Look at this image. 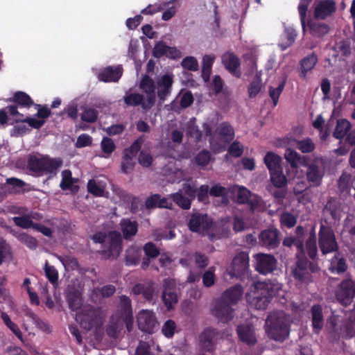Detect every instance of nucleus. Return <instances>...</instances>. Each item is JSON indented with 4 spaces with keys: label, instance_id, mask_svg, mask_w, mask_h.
<instances>
[{
    "label": "nucleus",
    "instance_id": "nucleus-58",
    "mask_svg": "<svg viewBox=\"0 0 355 355\" xmlns=\"http://www.w3.org/2000/svg\"><path fill=\"white\" fill-rule=\"evenodd\" d=\"M15 224L23 229L33 228L35 223L30 220L28 214L23 216H15L12 218Z\"/></svg>",
    "mask_w": 355,
    "mask_h": 355
},
{
    "label": "nucleus",
    "instance_id": "nucleus-32",
    "mask_svg": "<svg viewBox=\"0 0 355 355\" xmlns=\"http://www.w3.org/2000/svg\"><path fill=\"white\" fill-rule=\"evenodd\" d=\"M355 175L347 173H343L338 180V187L342 193L351 194L354 191Z\"/></svg>",
    "mask_w": 355,
    "mask_h": 355
},
{
    "label": "nucleus",
    "instance_id": "nucleus-21",
    "mask_svg": "<svg viewBox=\"0 0 355 355\" xmlns=\"http://www.w3.org/2000/svg\"><path fill=\"white\" fill-rule=\"evenodd\" d=\"M222 63L225 69L234 76L240 78L241 72L240 70V60L232 52H226L222 55Z\"/></svg>",
    "mask_w": 355,
    "mask_h": 355
},
{
    "label": "nucleus",
    "instance_id": "nucleus-41",
    "mask_svg": "<svg viewBox=\"0 0 355 355\" xmlns=\"http://www.w3.org/2000/svg\"><path fill=\"white\" fill-rule=\"evenodd\" d=\"M123 100L127 107H137L141 105L144 109V106L146 105V99L144 95L139 93L126 92Z\"/></svg>",
    "mask_w": 355,
    "mask_h": 355
},
{
    "label": "nucleus",
    "instance_id": "nucleus-20",
    "mask_svg": "<svg viewBox=\"0 0 355 355\" xmlns=\"http://www.w3.org/2000/svg\"><path fill=\"white\" fill-rule=\"evenodd\" d=\"M259 239L261 244L268 249H275L280 243L279 232L275 228H269L261 232Z\"/></svg>",
    "mask_w": 355,
    "mask_h": 355
},
{
    "label": "nucleus",
    "instance_id": "nucleus-11",
    "mask_svg": "<svg viewBox=\"0 0 355 355\" xmlns=\"http://www.w3.org/2000/svg\"><path fill=\"white\" fill-rule=\"evenodd\" d=\"M162 298L168 310L174 307L178 302L177 284L175 279L166 278L163 280Z\"/></svg>",
    "mask_w": 355,
    "mask_h": 355
},
{
    "label": "nucleus",
    "instance_id": "nucleus-8",
    "mask_svg": "<svg viewBox=\"0 0 355 355\" xmlns=\"http://www.w3.org/2000/svg\"><path fill=\"white\" fill-rule=\"evenodd\" d=\"M334 293L339 304L345 306H349L355 297V281L348 275L336 286Z\"/></svg>",
    "mask_w": 355,
    "mask_h": 355
},
{
    "label": "nucleus",
    "instance_id": "nucleus-43",
    "mask_svg": "<svg viewBox=\"0 0 355 355\" xmlns=\"http://www.w3.org/2000/svg\"><path fill=\"white\" fill-rule=\"evenodd\" d=\"M306 252L311 259H315L318 255L317 238L315 227H312L309 239L305 243Z\"/></svg>",
    "mask_w": 355,
    "mask_h": 355
},
{
    "label": "nucleus",
    "instance_id": "nucleus-17",
    "mask_svg": "<svg viewBox=\"0 0 355 355\" xmlns=\"http://www.w3.org/2000/svg\"><path fill=\"white\" fill-rule=\"evenodd\" d=\"M121 65L108 66L99 70L97 78L104 83H117L123 75Z\"/></svg>",
    "mask_w": 355,
    "mask_h": 355
},
{
    "label": "nucleus",
    "instance_id": "nucleus-52",
    "mask_svg": "<svg viewBox=\"0 0 355 355\" xmlns=\"http://www.w3.org/2000/svg\"><path fill=\"white\" fill-rule=\"evenodd\" d=\"M25 316L28 318L32 324H35L38 329L46 331L49 327L42 320H41L32 310L26 309L25 310Z\"/></svg>",
    "mask_w": 355,
    "mask_h": 355
},
{
    "label": "nucleus",
    "instance_id": "nucleus-4",
    "mask_svg": "<svg viewBox=\"0 0 355 355\" xmlns=\"http://www.w3.org/2000/svg\"><path fill=\"white\" fill-rule=\"evenodd\" d=\"M62 165V161L60 158H51L42 155H30L27 161L29 171L38 176L47 175L49 178L55 176Z\"/></svg>",
    "mask_w": 355,
    "mask_h": 355
},
{
    "label": "nucleus",
    "instance_id": "nucleus-40",
    "mask_svg": "<svg viewBox=\"0 0 355 355\" xmlns=\"http://www.w3.org/2000/svg\"><path fill=\"white\" fill-rule=\"evenodd\" d=\"M297 37L296 31L292 27H286L283 34L281 35V42L278 44L282 51L286 50L295 42Z\"/></svg>",
    "mask_w": 355,
    "mask_h": 355
},
{
    "label": "nucleus",
    "instance_id": "nucleus-16",
    "mask_svg": "<svg viewBox=\"0 0 355 355\" xmlns=\"http://www.w3.org/2000/svg\"><path fill=\"white\" fill-rule=\"evenodd\" d=\"M257 271L263 275L273 272L277 267L276 259L270 254H258L255 256Z\"/></svg>",
    "mask_w": 355,
    "mask_h": 355
},
{
    "label": "nucleus",
    "instance_id": "nucleus-3",
    "mask_svg": "<svg viewBox=\"0 0 355 355\" xmlns=\"http://www.w3.org/2000/svg\"><path fill=\"white\" fill-rule=\"evenodd\" d=\"M282 291V284L275 279L254 282L250 286V293L253 294L251 303L257 309H265L270 298L281 295Z\"/></svg>",
    "mask_w": 355,
    "mask_h": 355
},
{
    "label": "nucleus",
    "instance_id": "nucleus-6",
    "mask_svg": "<svg viewBox=\"0 0 355 355\" xmlns=\"http://www.w3.org/2000/svg\"><path fill=\"white\" fill-rule=\"evenodd\" d=\"M291 321V317L284 311L271 313L266 320L269 337L277 341H284L288 336Z\"/></svg>",
    "mask_w": 355,
    "mask_h": 355
},
{
    "label": "nucleus",
    "instance_id": "nucleus-23",
    "mask_svg": "<svg viewBox=\"0 0 355 355\" xmlns=\"http://www.w3.org/2000/svg\"><path fill=\"white\" fill-rule=\"evenodd\" d=\"M218 332L216 329L207 328L199 336L200 347L207 352H212L215 347L214 339L218 336Z\"/></svg>",
    "mask_w": 355,
    "mask_h": 355
},
{
    "label": "nucleus",
    "instance_id": "nucleus-27",
    "mask_svg": "<svg viewBox=\"0 0 355 355\" xmlns=\"http://www.w3.org/2000/svg\"><path fill=\"white\" fill-rule=\"evenodd\" d=\"M193 101L192 94L190 92H187L177 97L168 106L171 110L180 112L181 110L189 107L193 103Z\"/></svg>",
    "mask_w": 355,
    "mask_h": 355
},
{
    "label": "nucleus",
    "instance_id": "nucleus-15",
    "mask_svg": "<svg viewBox=\"0 0 355 355\" xmlns=\"http://www.w3.org/2000/svg\"><path fill=\"white\" fill-rule=\"evenodd\" d=\"M212 220L207 214L194 213L191 216L188 225L192 232L203 233L212 226Z\"/></svg>",
    "mask_w": 355,
    "mask_h": 355
},
{
    "label": "nucleus",
    "instance_id": "nucleus-56",
    "mask_svg": "<svg viewBox=\"0 0 355 355\" xmlns=\"http://www.w3.org/2000/svg\"><path fill=\"white\" fill-rule=\"evenodd\" d=\"M262 87L261 76L256 74L253 80L248 87V93L250 98L255 97L261 91Z\"/></svg>",
    "mask_w": 355,
    "mask_h": 355
},
{
    "label": "nucleus",
    "instance_id": "nucleus-60",
    "mask_svg": "<svg viewBox=\"0 0 355 355\" xmlns=\"http://www.w3.org/2000/svg\"><path fill=\"white\" fill-rule=\"evenodd\" d=\"M44 272L46 278L52 284H55L58 281V272L53 266H49L48 262L46 263Z\"/></svg>",
    "mask_w": 355,
    "mask_h": 355
},
{
    "label": "nucleus",
    "instance_id": "nucleus-39",
    "mask_svg": "<svg viewBox=\"0 0 355 355\" xmlns=\"http://www.w3.org/2000/svg\"><path fill=\"white\" fill-rule=\"evenodd\" d=\"M284 157L293 168H297L300 166L306 164V157L304 156L302 157L295 150L291 148L286 150Z\"/></svg>",
    "mask_w": 355,
    "mask_h": 355
},
{
    "label": "nucleus",
    "instance_id": "nucleus-31",
    "mask_svg": "<svg viewBox=\"0 0 355 355\" xmlns=\"http://www.w3.org/2000/svg\"><path fill=\"white\" fill-rule=\"evenodd\" d=\"M124 324L126 325V320H124V318L112 316L107 329V336L113 338H119L121 331L123 329Z\"/></svg>",
    "mask_w": 355,
    "mask_h": 355
},
{
    "label": "nucleus",
    "instance_id": "nucleus-9",
    "mask_svg": "<svg viewBox=\"0 0 355 355\" xmlns=\"http://www.w3.org/2000/svg\"><path fill=\"white\" fill-rule=\"evenodd\" d=\"M318 270V266L316 263L309 261L306 257H297L295 265L292 268L291 274L293 277L304 283H308L312 281V274Z\"/></svg>",
    "mask_w": 355,
    "mask_h": 355
},
{
    "label": "nucleus",
    "instance_id": "nucleus-33",
    "mask_svg": "<svg viewBox=\"0 0 355 355\" xmlns=\"http://www.w3.org/2000/svg\"><path fill=\"white\" fill-rule=\"evenodd\" d=\"M25 182L17 178H7L3 184L2 189L9 194H19L24 191Z\"/></svg>",
    "mask_w": 355,
    "mask_h": 355
},
{
    "label": "nucleus",
    "instance_id": "nucleus-62",
    "mask_svg": "<svg viewBox=\"0 0 355 355\" xmlns=\"http://www.w3.org/2000/svg\"><path fill=\"white\" fill-rule=\"evenodd\" d=\"M285 85V81H282L277 87H269V95L273 101L274 106H276L278 102L279 95L282 92Z\"/></svg>",
    "mask_w": 355,
    "mask_h": 355
},
{
    "label": "nucleus",
    "instance_id": "nucleus-10",
    "mask_svg": "<svg viewBox=\"0 0 355 355\" xmlns=\"http://www.w3.org/2000/svg\"><path fill=\"white\" fill-rule=\"evenodd\" d=\"M249 257L244 252L237 254L227 269V274L232 277L241 278L248 273Z\"/></svg>",
    "mask_w": 355,
    "mask_h": 355
},
{
    "label": "nucleus",
    "instance_id": "nucleus-26",
    "mask_svg": "<svg viewBox=\"0 0 355 355\" xmlns=\"http://www.w3.org/2000/svg\"><path fill=\"white\" fill-rule=\"evenodd\" d=\"M236 332L239 340L248 345H254L257 343L254 328L250 324H241L237 327Z\"/></svg>",
    "mask_w": 355,
    "mask_h": 355
},
{
    "label": "nucleus",
    "instance_id": "nucleus-24",
    "mask_svg": "<svg viewBox=\"0 0 355 355\" xmlns=\"http://www.w3.org/2000/svg\"><path fill=\"white\" fill-rule=\"evenodd\" d=\"M155 291V283L152 281L138 283L132 288V292L135 295H141L148 301H151L153 299Z\"/></svg>",
    "mask_w": 355,
    "mask_h": 355
},
{
    "label": "nucleus",
    "instance_id": "nucleus-19",
    "mask_svg": "<svg viewBox=\"0 0 355 355\" xmlns=\"http://www.w3.org/2000/svg\"><path fill=\"white\" fill-rule=\"evenodd\" d=\"M173 83V75L164 74L157 78L155 83L156 92L160 101H165L166 97L171 94Z\"/></svg>",
    "mask_w": 355,
    "mask_h": 355
},
{
    "label": "nucleus",
    "instance_id": "nucleus-2",
    "mask_svg": "<svg viewBox=\"0 0 355 355\" xmlns=\"http://www.w3.org/2000/svg\"><path fill=\"white\" fill-rule=\"evenodd\" d=\"M83 286L80 283L69 284L66 290V298L69 307L76 311V321L84 330V334L89 331V308L83 305Z\"/></svg>",
    "mask_w": 355,
    "mask_h": 355
},
{
    "label": "nucleus",
    "instance_id": "nucleus-61",
    "mask_svg": "<svg viewBox=\"0 0 355 355\" xmlns=\"http://www.w3.org/2000/svg\"><path fill=\"white\" fill-rule=\"evenodd\" d=\"M135 166V159L130 158L126 156L123 157V159L121 164V171L123 173H131Z\"/></svg>",
    "mask_w": 355,
    "mask_h": 355
},
{
    "label": "nucleus",
    "instance_id": "nucleus-54",
    "mask_svg": "<svg viewBox=\"0 0 355 355\" xmlns=\"http://www.w3.org/2000/svg\"><path fill=\"white\" fill-rule=\"evenodd\" d=\"M296 147L303 153H311L314 150L315 145L311 138L295 141Z\"/></svg>",
    "mask_w": 355,
    "mask_h": 355
},
{
    "label": "nucleus",
    "instance_id": "nucleus-30",
    "mask_svg": "<svg viewBox=\"0 0 355 355\" xmlns=\"http://www.w3.org/2000/svg\"><path fill=\"white\" fill-rule=\"evenodd\" d=\"M306 175L313 187H318L321 184L324 171L315 164H311L307 166Z\"/></svg>",
    "mask_w": 355,
    "mask_h": 355
},
{
    "label": "nucleus",
    "instance_id": "nucleus-44",
    "mask_svg": "<svg viewBox=\"0 0 355 355\" xmlns=\"http://www.w3.org/2000/svg\"><path fill=\"white\" fill-rule=\"evenodd\" d=\"M281 162V157L272 152H268L264 157V163L270 173L282 169Z\"/></svg>",
    "mask_w": 355,
    "mask_h": 355
},
{
    "label": "nucleus",
    "instance_id": "nucleus-50",
    "mask_svg": "<svg viewBox=\"0 0 355 355\" xmlns=\"http://www.w3.org/2000/svg\"><path fill=\"white\" fill-rule=\"evenodd\" d=\"M308 26L311 34L315 37H322L329 31V26L324 23L311 21L308 24Z\"/></svg>",
    "mask_w": 355,
    "mask_h": 355
},
{
    "label": "nucleus",
    "instance_id": "nucleus-46",
    "mask_svg": "<svg viewBox=\"0 0 355 355\" xmlns=\"http://www.w3.org/2000/svg\"><path fill=\"white\" fill-rule=\"evenodd\" d=\"M115 286L111 284L103 286L101 288H95L92 291V299L95 302L100 301L103 297H109L115 293Z\"/></svg>",
    "mask_w": 355,
    "mask_h": 355
},
{
    "label": "nucleus",
    "instance_id": "nucleus-12",
    "mask_svg": "<svg viewBox=\"0 0 355 355\" xmlns=\"http://www.w3.org/2000/svg\"><path fill=\"white\" fill-rule=\"evenodd\" d=\"M313 8L314 19L324 20L336 12V4L333 0L315 1Z\"/></svg>",
    "mask_w": 355,
    "mask_h": 355
},
{
    "label": "nucleus",
    "instance_id": "nucleus-53",
    "mask_svg": "<svg viewBox=\"0 0 355 355\" xmlns=\"http://www.w3.org/2000/svg\"><path fill=\"white\" fill-rule=\"evenodd\" d=\"M270 180L275 187L282 188L286 187L287 184V180L286 176L283 174L282 169L271 172Z\"/></svg>",
    "mask_w": 355,
    "mask_h": 355
},
{
    "label": "nucleus",
    "instance_id": "nucleus-63",
    "mask_svg": "<svg viewBox=\"0 0 355 355\" xmlns=\"http://www.w3.org/2000/svg\"><path fill=\"white\" fill-rule=\"evenodd\" d=\"M311 1V0H301L298 6V11L300 16L302 26L304 31L305 30L306 27L305 18L306 16V11Z\"/></svg>",
    "mask_w": 355,
    "mask_h": 355
},
{
    "label": "nucleus",
    "instance_id": "nucleus-7",
    "mask_svg": "<svg viewBox=\"0 0 355 355\" xmlns=\"http://www.w3.org/2000/svg\"><path fill=\"white\" fill-rule=\"evenodd\" d=\"M318 236V248L322 255L336 252L338 244L332 227L323 223H320Z\"/></svg>",
    "mask_w": 355,
    "mask_h": 355
},
{
    "label": "nucleus",
    "instance_id": "nucleus-18",
    "mask_svg": "<svg viewBox=\"0 0 355 355\" xmlns=\"http://www.w3.org/2000/svg\"><path fill=\"white\" fill-rule=\"evenodd\" d=\"M139 87L147 94L144 110H149L154 105L155 101V83L148 76H144L140 82Z\"/></svg>",
    "mask_w": 355,
    "mask_h": 355
},
{
    "label": "nucleus",
    "instance_id": "nucleus-59",
    "mask_svg": "<svg viewBox=\"0 0 355 355\" xmlns=\"http://www.w3.org/2000/svg\"><path fill=\"white\" fill-rule=\"evenodd\" d=\"M215 268L210 267L207 270H206L202 276V283L205 287H211L212 286L216 280L215 277Z\"/></svg>",
    "mask_w": 355,
    "mask_h": 355
},
{
    "label": "nucleus",
    "instance_id": "nucleus-55",
    "mask_svg": "<svg viewBox=\"0 0 355 355\" xmlns=\"http://www.w3.org/2000/svg\"><path fill=\"white\" fill-rule=\"evenodd\" d=\"M173 200L181 208L189 209L191 207V200L189 197H185L180 192H177L170 195Z\"/></svg>",
    "mask_w": 355,
    "mask_h": 355
},
{
    "label": "nucleus",
    "instance_id": "nucleus-1",
    "mask_svg": "<svg viewBox=\"0 0 355 355\" xmlns=\"http://www.w3.org/2000/svg\"><path fill=\"white\" fill-rule=\"evenodd\" d=\"M243 293V289L240 284H236L226 289L216 300L212 311L213 315L223 322L232 320L234 318V309L232 306L239 302Z\"/></svg>",
    "mask_w": 355,
    "mask_h": 355
},
{
    "label": "nucleus",
    "instance_id": "nucleus-42",
    "mask_svg": "<svg viewBox=\"0 0 355 355\" xmlns=\"http://www.w3.org/2000/svg\"><path fill=\"white\" fill-rule=\"evenodd\" d=\"M216 131L218 134L219 139L226 143H229L233 140L234 137V128L227 122H223L218 125Z\"/></svg>",
    "mask_w": 355,
    "mask_h": 355
},
{
    "label": "nucleus",
    "instance_id": "nucleus-48",
    "mask_svg": "<svg viewBox=\"0 0 355 355\" xmlns=\"http://www.w3.org/2000/svg\"><path fill=\"white\" fill-rule=\"evenodd\" d=\"M351 129V124L347 119H339L337 121L333 136L337 139L344 138Z\"/></svg>",
    "mask_w": 355,
    "mask_h": 355
},
{
    "label": "nucleus",
    "instance_id": "nucleus-34",
    "mask_svg": "<svg viewBox=\"0 0 355 355\" xmlns=\"http://www.w3.org/2000/svg\"><path fill=\"white\" fill-rule=\"evenodd\" d=\"M77 180L72 178V173L70 170L65 169L62 172V180L60 184V187L62 190H69L72 193L78 192L79 187L75 184Z\"/></svg>",
    "mask_w": 355,
    "mask_h": 355
},
{
    "label": "nucleus",
    "instance_id": "nucleus-51",
    "mask_svg": "<svg viewBox=\"0 0 355 355\" xmlns=\"http://www.w3.org/2000/svg\"><path fill=\"white\" fill-rule=\"evenodd\" d=\"M141 251L135 246L129 247L125 252V261L127 265H137L139 262Z\"/></svg>",
    "mask_w": 355,
    "mask_h": 355
},
{
    "label": "nucleus",
    "instance_id": "nucleus-22",
    "mask_svg": "<svg viewBox=\"0 0 355 355\" xmlns=\"http://www.w3.org/2000/svg\"><path fill=\"white\" fill-rule=\"evenodd\" d=\"M105 313L100 308L92 309L90 308V331L95 327L94 336L98 341L102 339L103 332L101 330Z\"/></svg>",
    "mask_w": 355,
    "mask_h": 355
},
{
    "label": "nucleus",
    "instance_id": "nucleus-57",
    "mask_svg": "<svg viewBox=\"0 0 355 355\" xmlns=\"http://www.w3.org/2000/svg\"><path fill=\"white\" fill-rule=\"evenodd\" d=\"M180 64L182 68L191 71H196L199 68L198 62L193 56L185 57L182 60Z\"/></svg>",
    "mask_w": 355,
    "mask_h": 355
},
{
    "label": "nucleus",
    "instance_id": "nucleus-35",
    "mask_svg": "<svg viewBox=\"0 0 355 355\" xmlns=\"http://www.w3.org/2000/svg\"><path fill=\"white\" fill-rule=\"evenodd\" d=\"M106 180L105 178H103V180H90V194L96 197L107 198L108 192L105 190Z\"/></svg>",
    "mask_w": 355,
    "mask_h": 355
},
{
    "label": "nucleus",
    "instance_id": "nucleus-13",
    "mask_svg": "<svg viewBox=\"0 0 355 355\" xmlns=\"http://www.w3.org/2000/svg\"><path fill=\"white\" fill-rule=\"evenodd\" d=\"M137 324L140 330L148 334H153L157 327L155 313L148 310H142L139 313Z\"/></svg>",
    "mask_w": 355,
    "mask_h": 355
},
{
    "label": "nucleus",
    "instance_id": "nucleus-25",
    "mask_svg": "<svg viewBox=\"0 0 355 355\" xmlns=\"http://www.w3.org/2000/svg\"><path fill=\"white\" fill-rule=\"evenodd\" d=\"M120 311L121 315L119 318H124V320H126V328L130 332L133 324L132 311L131 300L125 295H122L120 297Z\"/></svg>",
    "mask_w": 355,
    "mask_h": 355
},
{
    "label": "nucleus",
    "instance_id": "nucleus-45",
    "mask_svg": "<svg viewBox=\"0 0 355 355\" xmlns=\"http://www.w3.org/2000/svg\"><path fill=\"white\" fill-rule=\"evenodd\" d=\"M10 101L20 107L29 108L34 105V101L31 97L26 92L21 91L16 92Z\"/></svg>",
    "mask_w": 355,
    "mask_h": 355
},
{
    "label": "nucleus",
    "instance_id": "nucleus-64",
    "mask_svg": "<svg viewBox=\"0 0 355 355\" xmlns=\"http://www.w3.org/2000/svg\"><path fill=\"white\" fill-rule=\"evenodd\" d=\"M281 224L288 228L294 227L297 223V219L293 214L284 212L280 217Z\"/></svg>",
    "mask_w": 355,
    "mask_h": 355
},
{
    "label": "nucleus",
    "instance_id": "nucleus-5",
    "mask_svg": "<svg viewBox=\"0 0 355 355\" xmlns=\"http://www.w3.org/2000/svg\"><path fill=\"white\" fill-rule=\"evenodd\" d=\"M95 243H101L103 250L101 251L105 259H116L122 251V237L120 232L112 231L106 234L98 232L92 237Z\"/></svg>",
    "mask_w": 355,
    "mask_h": 355
},
{
    "label": "nucleus",
    "instance_id": "nucleus-36",
    "mask_svg": "<svg viewBox=\"0 0 355 355\" xmlns=\"http://www.w3.org/2000/svg\"><path fill=\"white\" fill-rule=\"evenodd\" d=\"M347 268L346 260L340 253H337L331 259L329 270L332 273L341 274L345 272Z\"/></svg>",
    "mask_w": 355,
    "mask_h": 355
},
{
    "label": "nucleus",
    "instance_id": "nucleus-37",
    "mask_svg": "<svg viewBox=\"0 0 355 355\" xmlns=\"http://www.w3.org/2000/svg\"><path fill=\"white\" fill-rule=\"evenodd\" d=\"M312 327L314 332L318 333L324 325L322 306L315 304L311 307Z\"/></svg>",
    "mask_w": 355,
    "mask_h": 355
},
{
    "label": "nucleus",
    "instance_id": "nucleus-38",
    "mask_svg": "<svg viewBox=\"0 0 355 355\" xmlns=\"http://www.w3.org/2000/svg\"><path fill=\"white\" fill-rule=\"evenodd\" d=\"M343 231L355 250V216L349 214L347 216L344 221Z\"/></svg>",
    "mask_w": 355,
    "mask_h": 355
},
{
    "label": "nucleus",
    "instance_id": "nucleus-49",
    "mask_svg": "<svg viewBox=\"0 0 355 355\" xmlns=\"http://www.w3.org/2000/svg\"><path fill=\"white\" fill-rule=\"evenodd\" d=\"M317 62L318 58L314 53L304 58L300 62L301 76L305 78L307 72L315 67Z\"/></svg>",
    "mask_w": 355,
    "mask_h": 355
},
{
    "label": "nucleus",
    "instance_id": "nucleus-28",
    "mask_svg": "<svg viewBox=\"0 0 355 355\" xmlns=\"http://www.w3.org/2000/svg\"><path fill=\"white\" fill-rule=\"evenodd\" d=\"M119 225L123 236L125 240H131L138 232L139 225L136 220H132L130 218H123L121 220Z\"/></svg>",
    "mask_w": 355,
    "mask_h": 355
},
{
    "label": "nucleus",
    "instance_id": "nucleus-14",
    "mask_svg": "<svg viewBox=\"0 0 355 355\" xmlns=\"http://www.w3.org/2000/svg\"><path fill=\"white\" fill-rule=\"evenodd\" d=\"M239 204H246L250 209L254 211L261 205V199L256 194L252 193L244 187H239L236 195Z\"/></svg>",
    "mask_w": 355,
    "mask_h": 355
},
{
    "label": "nucleus",
    "instance_id": "nucleus-47",
    "mask_svg": "<svg viewBox=\"0 0 355 355\" xmlns=\"http://www.w3.org/2000/svg\"><path fill=\"white\" fill-rule=\"evenodd\" d=\"M45 122V120H39L30 116L24 117L23 114L19 113L10 124L12 125L15 123H26L31 128L38 130L44 125Z\"/></svg>",
    "mask_w": 355,
    "mask_h": 355
},
{
    "label": "nucleus",
    "instance_id": "nucleus-29",
    "mask_svg": "<svg viewBox=\"0 0 355 355\" xmlns=\"http://www.w3.org/2000/svg\"><path fill=\"white\" fill-rule=\"evenodd\" d=\"M323 212L325 215L331 216V218L334 221L340 220L342 213L341 203L340 200L334 198H330L323 209Z\"/></svg>",
    "mask_w": 355,
    "mask_h": 355
}]
</instances>
